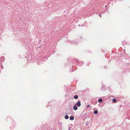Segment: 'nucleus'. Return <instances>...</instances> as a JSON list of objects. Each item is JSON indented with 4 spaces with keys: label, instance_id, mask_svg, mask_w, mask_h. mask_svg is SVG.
<instances>
[{
    "label": "nucleus",
    "instance_id": "2",
    "mask_svg": "<svg viewBox=\"0 0 130 130\" xmlns=\"http://www.w3.org/2000/svg\"><path fill=\"white\" fill-rule=\"evenodd\" d=\"M73 108L74 110H77L78 109L77 107L76 106H74L73 107Z\"/></svg>",
    "mask_w": 130,
    "mask_h": 130
},
{
    "label": "nucleus",
    "instance_id": "5",
    "mask_svg": "<svg viewBox=\"0 0 130 130\" xmlns=\"http://www.w3.org/2000/svg\"><path fill=\"white\" fill-rule=\"evenodd\" d=\"M98 102L99 103L101 102H102V99H100L98 100Z\"/></svg>",
    "mask_w": 130,
    "mask_h": 130
},
{
    "label": "nucleus",
    "instance_id": "1",
    "mask_svg": "<svg viewBox=\"0 0 130 130\" xmlns=\"http://www.w3.org/2000/svg\"><path fill=\"white\" fill-rule=\"evenodd\" d=\"M75 105H77L78 107H80L81 105L80 101H78L77 103L75 104Z\"/></svg>",
    "mask_w": 130,
    "mask_h": 130
},
{
    "label": "nucleus",
    "instance_id": "8",
    "mask_svg": "<svg viewBox=\"0 0 130 130\" xmlns=\"http://www.w3.org/2000/svg\"><path fill=\"white\" fill-rule=\"evenodd\" d=\"M112 101L113 102L116 103V100L115 99H113L112 100Z\"/></svg>",
    "mask_w": 130,
    "mask_h": 130
},
{
    "label": "nucleus",
    "instance_id": "7",
    "mask_svg": "<svg viewBox=\"0 0 130 130\" xmlns=\"http://www.w3.org/2000/svg\"><path fill=\"white\" fill-rule=\"evenodd\" d=\"M64 118L66 119H68L69 118V116L68 115H66L65 116Z\"/></svg>",
    "mask_w": 130,
    "mask_h": 130
},
{
    "label": "nucleus",
    "instance_id": "3",
    "mask_svg": "<svg viewBox=\"0 0 130 130\" xmlns=\"http://www.w3.org/2000/svg\"><path fill=\"white\" fill-rule=\"evenodd\" d=\"M93 113L94 114H96L98 113V111L97 110H95L94 111Z\"/></svg>",
    "mask_w": 130,
    "mask_h": 130
},
{
    "label": "nucleus",
    "instance_id": "10",
    "mask_svg": "<svg viewBox=\"0 0 130 130\" xmlns=\"http://www.w3.org/2000/svg\"><path fill=\"white\" fill-rule=\"evenodd\" d=\"M105 7H107V6L106 5V6H105Z\"/></svg>",
    "mask_w": 130,
    "mask_h": 130
},
{
    "label": "nucleus",
    "instance_id": "4",
    "mask_svg": "<svg viewBox=\"0 0 130 130\" xmlns=\"http://www.w3.org/2000/svg\"><path fill=\"white\" fill-rule=\"evenodd\" d=\"M70 119L71 120H73L74 119V118L73 116H71L70 117Z\"/></svg>",
    "mask_w": 130,
    "mask_h": 130
},
{
    "label": "nucleus",
    "instance_id": "9",
    "mask_svg": "<svg viewBox=\"0 0 130 130\" xmlns=\"http://www.w3.org/2000/svg\"><path fill=\"white\" fill-rule=\"evenodd\" d=\"M90 106L89 105H87L86 107L87 108H88L90 107Z\"/></svg>",
    "mask_w": 130,
    "mask_h": 130
},
{
    "label": "nucleus",
    "instance_id": "6",
    "mask_svg": "<svg viewBox=\"0 0 130 130\" xmlns=\"http://www.w3.org/2000/svg\"><path fill=\"white\" fill-rule=\"evenodd\" d=\"M74 98L75 99H77L78 98V96L77 95H76L74 97Z\"/></svg>",
    "mask_w": 130,
    "mask_h": 130
}]
</instances>
